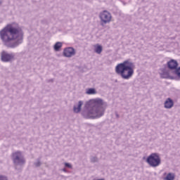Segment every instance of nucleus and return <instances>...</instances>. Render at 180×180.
Returning <instances> with one entry per match:
<instances>
[{
	"instance_id": "nucleus-1",
	"label": "nucleus",
	"mask_w": 180,
	"mask_h": 180,
	"mask_svg": "<svg viewBox=\"0 0 180 180\" xmlns=\"http://www.w3.org/2000/svg\"><path fill=\"white\" fill-rule=\"evenodd\" d=\"M23 34L22 27L15 22L7 25L0 30V39L11 49L23 43Z\"/></svg>"
},
{
	"instance_id": "nucleus-2",
	"label": "nucleus",
	"mask_w": 180,
	"mask_h": 180,
	"mask_svg": "<svg viewBox=\"0 0 180 180\" xmlns=\"http://www.w3.org/2000/svg\"><path fill=\"white\" fill-rule=\"evenodd\" d=\"M107 106L102 98H92L86 103L81 115L84 119H100L105 115Z\"/></svg>"
},
{
	"instance_id": "nucleus-3",
	"label": "nucleus",
	"mask_w": 180,
	"mask_h": 180,
	"mask_svg": "<svg viewBox=\"0 0 180 180\" xmlns=\"http://www.w3.org/2000/svg\"><path fill=\"white\" fill-rule=\"evenodd\" d=\"M115 72L120 75L122 79H130L134 75V63L125 60L115 67Z\"/></svg>"
},
{
	"instance_id": "nucleus-4",
	"label": "nucleus",
	"mask_w": 180,
	"mask_h": 180,
	"mask_svg": "<svg viewBox=\"0 0 180 180\" xmlns=\"http://www.w3.org/2000/svg\"><path fill=\"white\" fill-rule=\"evenodd\" d=\"M146 162L150 167H152V168H157V167L161 165V158L158 153H153L148 156Z\"/></svg>"
},
{
	"instance_id": "nucleus-5",
	"label": "nucleus",
	"mask_w": 180,
	"mask_h": 180,
	"mask_svg": "<svg viewBox=\"0 0 180 180\" xmlns=\"http://www.w3.org/2000/svg\"><path fill=\"white\" fill-rule=\"evenodd\" d=\"M13 162L18 168V167H23L26 164V159H25V156L23 155V153L20 151H16L13 153Z\"/></svg>"
},
{
	"instance_id": "nucleus-6",
	"label": "nucleus",
	"mask_w": 180,
	"mask_h": 180,
	"mask_svg": "<svg viewBox=\"0 0 180 180\" xmlns=\"http://www.w3.org/2000/svg\"><path fill=\"white\" fill-rule=\"evenodd\" d=\"M16 56V53H8L6 51H3L1 53V61L4 63H11V61H13L15 60V57Z\"/></svg>"
},
{
	"instance_id": "nucleus-7",
	"label": "nucleus",
	"mask_w": 180,
	"mask_h": 180,
	"mask_svg": "<svg viewBox=\"0 0 180 180\" xmlns=\"http://www.w3.org/2000/svg\"><path fill=\"white\" fill-rule=\"evenodd\" d=\"M100 19L104 25H106L112 20V15L108 11H104L100 13Z\"/></svg>"
},
{
	"instance_id": "nucleus-8",
	"label": "nucleus",
	"mask_w": 180,
	"mask_h": 180,
	"mask_svg": "<svg viewBox=\"0 0 180 180\" xmlns=\"http://www.w3.org/2000/svg\"><path fill=\"white\" fill-rule=\"evenodd\" d=\"M75 54V49L72 47L65 48L63 51V56L65 57H72Z\"/></svg>"
},
{
	"instance_id": "nucleus-9",
	"label": "nucleus",
	"mask_w": 180,
	"mask_h": 180,
	"mask_svg": "<svg viewBox=\"0 0 180 180\" xmlns=\"http://www.w3.org/2000/svg\"><path fill=\"white\" fill-rule=\"evenodd\" d=\"M160 75L161 78H165V79L171 78V76L169 75V70L165 68H161L160 70Z\"/></svg>"
},
{
	"instance_id": "nucleus-10",
	"label": "nucleus",
	"mask_w": 180,
	"mask_h": 180,
	"mask_svg": "<svg viewBox=\"0 0 180 180\" xmlns=\"http://www.w3.org/2000/svg\"><path fill=\"white\" fill-rule=\"evenodd\" d=\"M167 66L169 70H176L178 68V62L176 60L172 59L167 62Z\"/></svg>"
},
{
	"instance_id": "nucleus-11",
	"label": "nucleus",
	"mask_w": 180,
	"mask_h": 180,
	"mask_svg": "<svg viewBox=\"0 0 180 180\" xmlns=\"http://www.w3.org/2000/svg\"><path fill=\"white\" fill-rule=\"evenodd\" d=\"M164 106L165 109H171L172 108L174 107V101L172 99L168 98L164 103Z\"/></svg>"
},
{
	"instance_id": "nucleus-12",
	"label": "nucleus",
	"mask_w": 180,
	"mask_h": 180,
	"mask_svg": "<svg viewBox=\"0 0 180 180\" xmlns=\"http://www.w3.org/2000/svg\"><path fill=\"white\" fill-rule=\"evenodd\" d=\"M82 105H84V102L80 101L78 102L77 105H74L73 110L75 113H79V112H81V108H82Z\"/></svg>"
},
{
	"instance_id": "nucleus-13",
	"label": "nucleus",
	"mask_w": 180,
	"mask_h": 180,
	"mask_svg": "<svg viewBox=\"0 0 180 180\" xmlns=\"http://www.w3.org/2000/svg\"><path fill=\"white\" fill-rule=\"evenodd\" d=\"M63 47V42L58 41L53 46V49L55 51H60V49Z\"/></svg>"
},
{
	"instance_id": "nucleus-14",
	"label": "nucleus",
	"mask_w": 180,
	"mask_h": 180,
	"mask_svg": "<svg viewBox=\"0 0 180 180\" xmlns=\"http://www.w3.org/2000/svg\"><path fill=\"white\" fill-rule=\"evenodd\" d=\"M94 51L97 54H101V53H102V46H101L99 44L95 45L94 46Z\"/></svg>"
},
{
	"instance_id": "nucleus-15",
	"label": "nucleus",
	"mask_w": 180,
	"mask_h": 180,
	"mask_svg": "<svg viewBox=\"0 0 180 180\" xmlns=\"http://www.w3.org/2000/svg\"><path fill=\"white\" fill-rule=\"evenodd\" d=\"M174 179H175V174L174 173H169L164 178V180H174Z\"/></svg>"
},
{
	"instance_id": "nucleus-16",
	"label": "nucleus",
	"mask_w": 180,
	"mask_h": 180,
	"mask_svg": "<svg viewBox=\"0 0 180 180\" xmlns=\"http://www.w3.org/2000/svg\"><path fill=\"white\" fill-rule=\"evenodd\" d=\"M86 94L87 95H96V90L94 88L87 89Z\"/></svg>"
},
{
	"instance_id": "nucleus-17",
	"label": "nucleus",
	"mask_w": 180,
	"mask_h": 180,
	"mask_svg": "<svg viewBox=\"0 0 180 180\" xmlns=\"http://www.w3.org/2000/svg\"><path fill=\"white\" fill-rule=\"evenodd\" d=\"M173 74L176 77L177 79H180V67L174 69Z\"/></svg>"
},
{
	"instance_id": "nucleus-18",
	"label": "nucleus",
	"mask_w": 180,
	"mask_h": 180,
	"mask_svg": "<svg viewBox=\"0 0 180 180\" xmlns=\"http://www.w3.org/2000/svg\"><path fill=\"white\" fill-rule=\"evenodd\" d=\"M35 167H40L41 165V162H40L39 159L37 160V162H34Z\"/></svg>"
},
{
	"instance_id": "nucleus-19",
	"label": "nucleus",
	"mask_w": 180,
	"mask_h": 180,
	"mask_svg": "<svg viewBox=\"0 0 180 180\" xmlns=\"http://www.w3.org/2000/svg\"><path fill=\"white\" fill-rule=\"evenodd\" d=\"M91 162H96L98 161V158L96 157H91Z\"/></svg>"
},
{
	"instance_id": "nucleus-20",
	"label": "nucleus",
	"mask_w": 180,
	"mask_h": 180,
	"mask_svg": "<svg viewBox=\"0 0 180 180\" xmlns=\"http://www.w3.org/2000/svg\"><path fill=\"white\" fill-rule=\"evenodd\" d=\"M65 166L68 168H72V166L70 163H65Z\"/></svg>"
},
{
	"instance_id": "nucleus-21",
	"label": "nucleus",
	"mask_w": 180,
	"mask_h": 180,
	"mask_svg": "<svg viewBox=\"0 0 180 180\" xmlns=\"http://www.w3.org/2000/svg\"><path fill=\"white\" fill-rule=\"evenodd\" d=\"M115 116H116V117H117V119H119V117H120L119 114L116 113V114H115Z\"/></svg>"
},
{
	"instance_id": "nucleus-22",
	"label": "nucleus",
	"mask_w": 180,
	"mask_h": 180,
	"mask_svg": "<svg viewBox=\"0 0 180 180\" xmlns=\"http://www.w3.org/2000/svg\"><path fill=\"white\" fill-rule=\"evenodd\" d=\"M63 171H64V172H67V170H65V169H63Z\"/></svg>"
}]
</instances>
